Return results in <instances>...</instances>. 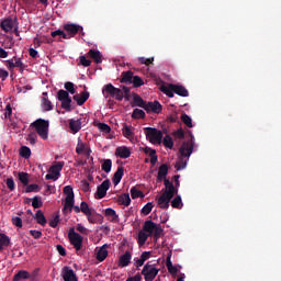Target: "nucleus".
Returning a JSON list of instances; mask_svg holds the SVG:
<instances>
[{"label":"nucleus","instance_id":"obj_1","mask_svg":"<svg viewBox=\"0 0 281 281\" xmlns=\"http://www.w3.org/2000/svg\"><path fill=\"white\" fill-rule=\"evenodd\" d=\"M194 136L191 135V138L187 142H183L182 145L179 148L180 153V160L176 164L177 170H182V168H186L188 166V160H183V157H190L192 153H194Z\"/></svg>","mask_w":281,"mask_h":281},{"label":"nucleus","instance_id":"obj_2","mask_svg":"<svg viewBox=\"0 0 281 281\" xmlns=\"http://www.w3.org/2000/svg\"><path fill=\"white\" fill-rule=\"evenodd\" d=\"M64 30L67 33H65L64 31L57 30V31H53L50 33V36H53V38H56V36H61V38H74V36H76L78 32H82L83 29L79 24L71 23V24L64 25ZM81 34L82 36H85L83 32Z\"/></svg>","mask_w":281,"mask_h":281},{"label":"nucleus","instance_id":"obj_3","mask_svg":"<svg viewBox=\"0 0 281 281\" xmlns=\"http://www.w3.org/2000/svg\"><path fill=\"white\" fill-rule=\"evenodd\" d=\"M143 229L149 237L154 236L156 240L164 236V228L161 227V224H157L151 220H147L144 222Z\"/></svg>","mask_w":281,"mask_h":281},{"label":"nucleus","instance_id":"obj_4","mask_svg":"<svg viewBox=\"0 0 281 281\" xmlns=\"http://www.w3.org/2000/svg\"><path fill=\"white\" fill-rule=\"evenodd\" d=\"M31 126L35 128L37 135L42 139H48L49 138V121H46L44 119H37L33 123H31Z\"/></svg>","mask_w":281,"mask_h":281},{"label":"nucleus","instance_id":"obj_5","mask_svg":"<svg viewBox=\"0 0 281 281\" xmlns=\"http://www.w3.org/2000/svg\"><path fill=\"white\" fill-rule=\"evenodd\" d=\"M142 276H144L145 281H153L157 278L159 273V269L157 268V263H153L148 261L142 270Z\"/></svg>","mask_w":281,"mask_h":281},{"label":"nucleus","instance_id":"obj_6","mask_svg":"<svg viewBox=\"0 0 281 281\" xmlns=\"http://www.w3.org/2000/svg\"><path fill=\"white\" fill-rule=\"evenodd\" d=\"M102 93L105 98H115L119 102L124 100V92L120 88H115L112 83H108L103 87Z\"/></svg>","mask_w":281,"mask_h":281},{"label":"nucleus","instance_id":"obj_7","mask_svg":"<svg viewBox=\"0 0 281 281\" xmlns=\"http://www.w3.org/2000/svg\"><path fill=\"white\" fill-rule=\"evenodd\" d=\"M64 194H66L65 204L63 212L64 214H67V212H71V207H74L75 195H74V188L71 186H66L64 188Z\"/></svg>","mask_w":281,"mask_h":281},{"label":"nucleus","instance_id":"obj_8","mask_svg":"<svg viewBox=\"0 0 281 281\" xmlns=\"http://www.w3.org/2000/svg\"><path fill=\"white\" fill-rule=\"evenodd\" d=\"M144 131L150 144H161V139H164V133L155 127H145Z\"/></svg>","mask_w":281,"mask_h":281},{"label":"nucleus","instance_id":"obj_9","mask_svg":"<svg viewBox=\"0 0 281 281\" xmlns=\"http://www.w3.org/2000/svg\"><path fill=\"white\" fill-rule=\"evenodd\" d=\"M63 168H65V161H58L53 165L48 170L49 173L45 176L46 181H58Z\"/></svg>","mask_w":281,"mask_h":281},{"label":"nucleus","instance_id":"obj_10","mask_svg":"<svg viewBox=\"0 0 281 281\" xmlns=\"http://www.w3.org/2000/svg\"><path fill=\"white\" fill-rule=\"evenodd\" d=\"M68 237L76 251H80V249H82V237L80 234L76 233V228L71 227L69 229Z\"/></svg>","mask_w":281,"mask_h":281},{"label":"nucleus","instance_id":"obj_11","mask_svg":"<svg viewBox=\"0 0 281 281\" xmlns=\"http://www.w3.org/2000/svg\"><path fill=\"white\" fill-rule=\"evenodd\" d=\"M57 100L61 102V109H65V111H71V97H69V92L66 90H59L57 92Z\"/></svg>","mask_w":281,"mask_h":281},{"label":"nucleus","instance_id":"obj_12","mask_svg":"<svg viewBox=\"0 0 281 281\" xmlns=\"http://www.w3.org/2000/svg\"><path fill=\"white\" fill-rule=\"evenodd\" d=\"M109 188H111V180L106 179L97 187L95 199H104L106 192H109Z\"/></svg>","mask_w":281,"mask_h":281},{"label":"nucleus","instance_id":"obj_13","mask_svg":"<svg viewBox=\"0 0 281 281\" xmlns=\"http://www.w3.org/2000/svg\"><path fill=\"white\" fill-rule=\"evenodd\" d=\"M164 183H165V191L162 194H166L171 199L175 198V194H179V189L175 187V183H172L168 179H165Z\"/></svg>","mask_w":281,"mask_h":281},{"label":"nucleus","instance_id":"obj_14","mask_svg":"<svg viewBox=\"0 0 281 281\" xmlns=\"http://www.w3.org/2000/svg\"><path fill=\"white\" fill-rule=\"evenodd\" d=\"M145 111L147 112V113H157V114H159V113H161V111H162V108H161V103H159V101H154V102H148V103H146V105H145Z\"/></svg>","mask_w":281,"mask_h":281},{"label":"nucleus","instance_id":"obj_15","mask_svg":"<svg viewBox=\"0 0 281 281\" xmlns=\"http://www.w3.org/2000/svg\"><path fill=\"white\" fill-rule=\"evenodd\" d=\"M131 260H133V254H131V251L127 250L125 251L124 255H122L119 258L117 267H121V268L128 267V265H131Z\"/></svg>","mask_w":281,"mask_h":281},{"label":"nucleus","instance_id":"obj_16","mask_svg":"<svg viewBox=\"0 0 281 281\" xmlns=\"http://www.w3.org/2000/svg\"><path fill=\"white\" fill-rule=\"evenodd\" d=\"M170 201H172V198L166 193H162L158 199L160 210H168V207H170Z\"/></svg>","mask_w":281,"mask_h":281},{"label":"nucleus","instance_id":"obj_17","mask_svg":"<svg viewBox=\"0 0 281 281\" xmlns=\"http://www.w3.org/2000/svg\"><path fill=\"white\" fill-rule=\"evenodd\" d=\"M63 271L64 281H78V277H76V272H74V269L69 267H64Z\"/></svg>","mask_w":281,"mask_h":281},{"label":"nucleus","instance_id":"obj_18","mask_svg":"<svg viewBox=\"0 0 281 281\" xmlns=\"http://www.w3.org/2000/svg\"><path fill=\"white\" fill-rule=\"evenodd\" d=\"M115 156L121 159H128L131 157V149L126 146H120L115 149Z\"/></svg>","mask_w":281,"mask_h":281},{"label":"nucleus","instance_id":"obj_19","mask_svg":"<svg viewBox=\"0 0 281 281\" xmlns=\"http://www.w3.org/2000/svg\"><path fill=\"white\" fill-rule=\"evenodd\" d=\"M89 91H82L80 94H75L72 99L77 102L78 106H82L87 100H89Z\"/></svg>","mask_w":281,"mask_h":281},{"label":"nucleus","instance_id":"obj_20","mask_svg":"<svg viewBox=\"0 0 281 281\" xmlns=\"http://www.w3.org/2000/svg\"><path fill=\"white\" fill-rule=\"evenodd\" d=\"M69 128L74 135L78 133L82 128V121L80 119H70L69 120Z\"/></svg>","mask_w":281,"mask_h":281},{"label":"nucleus","instance_id":"obj_21","mask_svg":"<svg viewBox=\"0 0 281 281\" xmlns=\"http://www.w3.org/2000/svg\"><path fill=\"white\" fill-rule=\"evenodd\" d=\"M0 27L5 33L12 32V30L14 29V21L12 20V18H7L1 21Z\"/></svg>","mask_w":281,"mask_h":281},{"label":"nucleus","instance_id":"obj_22","mask_svg":"<svg viewBox=\"0 0 281 281\" xmlns=\"http://www.w3.org/2000/svg\"><path fill=\"white\" fill-rule=\"evenodd\" d=\"M86 216L88 218V222L92 225H95V223H100V221H102V215H100V213H98L93 209Z\"/></svg>","mask_w":281,"mask_h":281},{"label":"nucleus","instance_id":"obj_23","mask_svg":"<svg viewBox=\"0 0 281 281\" xmlns=\"http://www.w3.org/2000/svg\"><path fill=\"white\" fill-rule=\"evenodd\" d=\"M135 75L132 70L123 71L121 75V82L125 85H133V78Z\"/></svg>","mask_w":281,"mask_h":281},{"label":"nucleus","instance_id":"obj_24","mask_svg":"<svg viewBox=\"0 0 281 281\" xmlns=\"http://www.w3.org/2000/svg\"><path fill=\"white\" fill-rule=\"evenodd\" d=\"M166 177H168V165L162 164L158 168L157 181H166V179H168Z\"/></svg>","mask_w":281,"mask_h":281},{"label":"nucleus","instance_id":"obj_25","mask_svg":"<svg viewBox=\"0 0 281 281\" xmlns=\"http://www.w3.org/2000/svg\"><path fill=\"white\" fill-rule=\"evenodd\" d=\"M171 87H173V92L177 95H180L181 98H188L190 95V93L188 92V89H186V87L183 86H179V85H171Z\"/></svg>","mask_w":281,"mask_h":281},{"label":"nucleus","instance_id":"obj_26","mask_svg":"<svg viewBox=\"0 0 281 281\" xmlns=\"http://www.w3.org/2000/svg\"><path fill=\"white\" fill-rule=\"evenodd\" d=\"M122 177H124V167L120 166L117 167V170L115 171L112 181L114 186H120V181H122Z\"/></svg>","mask_w":281,"mask_h":281},{"label":"nucleus","instance_id":"obj_27","mask_svg":"<svg viewBox=\"0 0 281 281\" xmlns=\"http://www.w3.org/2000/svg\"><path fill=\"white\" fill-rule=\"evenodd\" d=\"M33 218L36 220V223L38 225H42L43 227H45V225H47V218L45 217V214H43V211L38 210L35 215H33Z\"/></svg>","mask_w":281,"mask_h":281},{"label":"nucleus","instance_id":"obj_28","mask_svg":"<svg viewBox=\"0 0 281 281\" xmlns=\"http://www.w3.org/2000/svg\"><path fill=\"white\" fill-rule=\"evenodd\" d=\"M88 56H90V58H92V60H94L97 65H100L102 63V54L100 53V50L90 49L88 52Z\"/></svg>","mask_w":281,"mask_h":281},{"label":"nucleus","instance_id":"obj_29","mask_svg":"<svg viewBox=\"0 0 281 281\" xmlns=\"http://www.w3.org/2000/svg\"><path fill=\"white\" fill-rule=\"evenodd\" d=\"M30 278H32V274L26 270H20L13 276V281L30 280Z\"/></svg>","mask_w":281,"mask_h":281},{"label":"nucleus","instance_id":"obj_30","mask_svg":"<svg viewBox=\"0 0 281 281\" xmlns=\"http://www.w3.org/2000/svg\"><path fill=\"white\" fill-rule=\"evenodd\" d=\"M117 203L119 205H125V207H128V205H131V195L128 193L119 195Z\"/></svg>","mask_w":281,"mask_h":281},{"label":"nucleus","instance_id":"obj_31","mask_svg":"<svg viewBox=\"0 0 281 281\" xmlns=\"http://www.w3.org/2000/svg\"><path fill=\"white\" fill-rule=\"evenodd\" d=\"M106 256H109V250H106V246L104 245L98 250L97 260H99V262H104Z\"/></svg>","mask_w":281,"mask_h":281},{"label":"nucleus","instance_id":"obj_32","mask_svg":"<svg viewBox=\"0 0 281 281\" xmlns=\"http://www.w3.org/2000/svg\"><path fill=\"white\" fill-rule=\"evenodd\" d=\"M148 238H150V236L144 229L139 231L138 239H137L139 247H144V245H146V241L148 240Z\"/></svg>","mask_w":281,"mask_h":281},{"label":"nucleus","instance_id":"obj_33","mask_svg":"<svg viewBox=\"0 0 281 281\" xmlns=\"http://www.w3.org/2000/svg\"><path fill=\"white\" fill-rule=\"evenodd\" d=\"M133 101L135 106H139L140 109H144V110L146 109L147 102L144 101V99L139 97V94L133 93Z\"/></svg>","mask_w":281,"mask_h":281},{"label":"nucleus","instance_id":"obj_34","mask_svg":"<svg viewBox=\"0 0 281 281\" xmlns=\"http://www.w3.org/2000/svg\"><path fill=\"white\" fill-rule=\"evenodd\" d=\"M173 83H170L168 87L167 86H161L160 91L165 93L168 98H175V87H172Z\"/></svg>","mask_w":281,"mask_h":281},{"label":"nucleus","instance_id":"obj_35","mask_svg":"<svg viewBox=\"0 0 281 281\" xmlns=\"http://www.w3.org/2000/svg\"><path fill=\"white\" fill-rule=\"evenodd\" d=\"M166 267L170 274L177 276L179 273V268L172 265V261L170 260V256L167 257Z\"/></svg>","mask_w":281,"mask_h":281},{"label":"nucleus","instance_id":"obj_36","mask_svg":"<svg viewBox=\"0 0 281 281\" xmlns=\"http://www.w3.org/2000/svg\"><path fill=\"white\" fill-rule=\"evenodd\" d=\"M162 144L165 148H169L172 150L175 148V140H172V137L170 135H166L162 139Z\"/></svg>","mask_w":281,"mask_h":281},{"label":"nucleus","instance_id":"obj_37","mask_svg":"<svg viewBox=\"0 0 281 281\" xmlns=\"http://www.w3.org/2000/svg\"><path fill=\"white\" fill-rule=\"evenodd\" d=\"M122 133H123V137H126V139H131V137L135 135V133L133 132V127L126 124L123 126Z\"/></svg>","mask_w":281,"mask_h":281},{"label":"nucleus","instance_id":"obj_38","mask_svg":"<svg viewBox=\"0 0 281 281\" xmlns=\"http://www.w3.org/2000/svg\"><path fill=\"white\" fill-rule=\"evenodd\" d=\"M171 207L176 210H181L183 207V201L181 200V195H177L172 201H171Z\"/></svg>","mask_w":281,"mask_h":281},{"label":"nucleus","instance_id":"obj_39","mask_svg":"<svg viewBox=\"0 0 281 281\" xmlns=\"http://www.w3.org/2000/svg\"><path fill=\"white\" fill-rule=\"evenodd\" d=\"M58 223H60V214L57 213L50 217L48 225L49 227L56 228L58 227Z\"/></svg>","mask_w":281,"mask_h":281},{"label":"nucleus","instance_id":"obj_40","mask_svg":"<svg viewBox=\"0 0 281 281\" xmlns=\"http://www.w3.org/2000/svg\"><path fill=\"white\" fill-rule=\"evenodd\" d=\"M132 117L134 120H144V117H146V112H144V110L140 109H134Z\"/></svg>","mask_w":281,"mask_h":281},{"label":"nucleus","instance_id":"obj_41","mask_svg":"<svg viewBox=\"0 0 281 281\" xmlns=\"http://www.w3.org/2000/svg\"><path fill=\"white\" fill-rule=\"evenodd\" d=\"M42 108L44 111H53L54 105L52 104V101H49V99L43 97L42 98Z\"/></svg>","mask_w":281,"mask_h":281},{"label":"nucleus","instance_id":"obj_42","mask_svg":"<svg viewBox=\"0 0 281 281\" xmlns=\"http://www.w3.org/2000/svg\"><path fill=\"white\" fill-rule=\"evenodd\" d=\"M112 166H113V161L111 159H105L101 165V170H103V172L109 173L111 172Z\"/></svg>","mask_w":281,"mask_h":281},{"label":"nucleus","instance_id":"obj_43","mask_svg":"<svg viewBox=\"0 0 281 281\" xmlns=\"http://www.w3.org/2000/svg\"><path fill=\"white\" fill-rule=\"evenodd\" d=\"M20 155L24 158V159H30V157H32V149H30V147L27 146H22L20 148Z\"/></svg>","mask_w":281,"mask_h":281},{"label":"nucleus","instance_id":"obj_44","mask_svg":"<svg viewBox=\"0 0 281 281\" xmlns=\"http://www.w3.org/2000/svg\"><path fill=\"white\" fill-rule=\"evenodd\" d=\"M94 126L101 131V133H111V126L106 123H94Z\"/></svg>","mask_w":281,"mask_h":281},{"label":"nucleus","instance_id":"obj_45","mask_svg":"<svg viewBox=\"0 0 281 281\" xmlns=\"http://www.w3.org/2000/svg\"><path fill=\"white\" fill-rule=\"evenodd\" d=\"M19 181H21V183L23 186H29L30 184V175H27V172H20Z\"/></svg>","mask_w":281,"mask_h":281},{"label":"nucleus","instance_id":"obj_46","mask_svg":"<svg viewBox=\"0 0 281 281\" xmlns=\"http://www.w3.org/2000/svg\"><path fill=\"white\" fill-rule=\"evenodd\" d=\"M131 196L132 199H144V192H142L140 190H137V188L133 187L131 189Z\"/></svg>","mask_w":281,"mask_h":281},{"label":"nucleus","instance_id":"obj_47","mask_svg":"<svg viewBox=\"0 0 281 281\" xmlns=\"http://www.w3.org/2000/svg\"><path fill=\"white\" fill-rule=\"evenodd\" d=\"M132 85L136 89L139 87H144V79H142L139 76H134L132 79Z\"/></svg>","mask_w":281,"mask_h":281},{"label":"nucleus","instance_id":"obj_48","mask_svg":"<svg viewBox=\"0 0 281 281\" xmlns=\"http://www.w3.org/2000/svg\"><path fill=\"white\" fill-rule=\"evenodd\" d=\"M0 245L2 247H8L10 245V237L4 233H0Z\"/></svg>","mask_w":281,"mask_h":281},{"label":"nucleus","instance_id":"obj_49","mask_svg":"<svg viewBox=\"0 0 281 281\" xmlns=\"http://www.w3.org/2000/svg\"><path fill=\"white\" fill-rule=\"evenodd\" d=\"M138 63H140V65H146V67H148L153 65V63H155V57H150V58L139 57Z\"/></svg>","mask_w":281,"mask_h":281},{"label":"nucleus","instance_id":"obj_50","mask_svg":"<svg viewBox=\"0 0 281 281\" xmlns=\"http://www.w3.org/2000/svg\"><path fill=\"white\" fill-rule=\"evenodd\" d=\"M64 87H65L67 93H71V95L76 94V88H75L74 82L68 81L64 85Z\"/></svg>","mask_w":281,"mask_h":281},{"label":"nucleus","instance_id":"obj_51","mask_svg":"<svg viewBox=\"0 0 281 281\" xmlns=\"http://www.w3.org/2000/svg\"><path fill=\"white\" fill-rule=\"evenodd\" d=\"M80 210H81L82 214H85V216H87L88 214L91 213V211L93 209L89 207V204L87 202H81Z\"/></svg>","mask_w":281,"mask_h":281},{"label":"nucleus","instance_id":"obj_52","mask_svg":"<svg viewBox=\"0 0 281 281\" xmlns=\"http://www.w3.org/2000/svg\"><path fill=\"white\" fill-rule=\"evenodd\" d=\"M181 121L183 122V124H186V126H188V128H192V119L188 114H182Z\"/></svg>","mask_w":281,"mask_h":281},{"label":"nucleus","instance_id":"obj_53","mask_svg":"<svg viewBox=\"0 0 281 281\" xmlns=\"http://www.w3.org/2000/svg\"><path fill=\"white\" fill-rule=\"evenodd\" d=\"M105 216H111L112 221H117V218H120V216L117 215V213H115V210L108 207L105 210Z\"/></svg>","mask_w":281,"mask_h":281},{"label":"nucleus","instance_id":"obj_54","mask_svg":"<svg viewBox=\"0 0 281 281\" xmlns=\"http://www.w3.org/2000/svg\"><path fill=\"white\" fill-rule=\"evenodd\" d=\"M153 203L148 202L143 209H142V214H144V216H148V214H150V212H153Z\"/></svg>","mask_w":281,"mask_h":281},{"label":"nucleus","instance_id":"obj_55","mask_svg":"<svg viewBox=\"0 0 281 281\" xmlns=\"http://www.w3.org/2000/svg\"><path fill=\"white\" fill-rule=\"evenodd\" d=\"M42 205H43V200H41V198L38 196H34L32 201V206L34 207V210H38V207H41Z\"/></svg>","mask_w":281,"mask_h":281},{"label":"nucleus","instance_id":"obj_56","mask_svg":"<svg viewBox=\"0 0 281 281\" xmlns=\"http://www.w3.org/2000/svg\"><path fill=\"white\" fill-rule=\"evenodd\" d=\"M25 192H41V187H38V184H29L25 189Z\"/></svg>","mask_w":281,"mask_h":281},{"label":"nucleus","instance_id":"obj_57","mask_svg":"<svg viewBox=\"0 0 281 281\" xmlns=\"http://www.w3.org/2000/svg\"><path fill=\"white\" fill-rule=\"evenodd\" d=\"M85 150H87V147L85 146V143L80 142V139H79L77 147H76L77 155H82V153H85Z\"/></svg>","mask_w":281,"mask_h":281},{"label":"nucleus","instance_id":"obj_58","mask_svg":"<svg viewBox=\"0 0 281 281\" xmlns=\"http://www.w3.org/2000/svg\"><path fill=\"white\" fill-rule=\"evenodd\" d=\"M7 188H9L10 192H14L16 184L14 183L13 178H8L7 179Z\"/></svg>","mask_w":281,"mask_h":281},{"label":"nucleus","instance_id":"obj_59","mask_svg":"<svg viewBox=\"0 0 281 281\" xmlns=\"http://www.w3.org/2000/svg\"><path fill=\"white\" fill-rule=\"evenodd\" d=\"M79 63L82 67H91V60L87 59L85 55L79 57Z\"/></svg>","mask_w":281,"mask_h":281},{"label":"nucleus","instance_id":"obj_60","mask_svg":"<svg viewBox=\"0 0 281 281\" xmlns=\"http://www.w3.org/2000/svg\"><path fill=\"white\" fill-rule=\"evenodd\" d=\"M149 157H150L151 166H156L158 161L157 150H151V153L149 154Z\"/></svg>","mask_w":281,"mask_h":281},{"label":"nucleus","instance_id":"obj_61","mask_svg":"<svg viewBox=\"0 0 281 281\" xmlns=\"http://www.w3.org/2000/svg\"><path fill=\"white\" fill-rule=\"evenodd\" d=\"M81 190L83 192H91V186L89 184V181L87 180L81 181Z\"/></svg>","mask_w":281,"mask_h":281},{"label":"nucleus","instance_id":"obj_62","mask_svg":"<svg viewBox=\"0 0 281 281\" xmlns=\"http://www.w3.org/2000/svg\"><path fill=\"white\" fill-rule=\"evenodd\" d=\"M144 262L146 261L142 258H134V267H136L137 271H139V267H144Z\"/></svg>","mask_w":281,"mask_h":281},{"label":"nucleus","instance_id":"obj_63","mask_svg":"<svg viewBox=\"0 0 281 281\" xmlns=\"http://www.w3.org/2000/svg\"><path fill=\"white\" fill-rule=\"evenodd\" d=\"M12 223L15 225V227H23V220L19 216L13 217Z\"/></svg>","mask_w":281,"mask_h":281},{"label":"nucleus","instance_id":"obj_64","mask_svg":"<svg viewBox=\"0 0 281 281\" xmlns=\"http://www.w3.org/2000/svg\"><path fill=\"white\" fill-rule=\"evenodd\" d=\"M26 140L31 144V146H34L36 144V134H29Z\"/></svg>","mask_w":281,"mask_h":281}]
</instances>
